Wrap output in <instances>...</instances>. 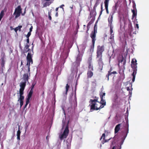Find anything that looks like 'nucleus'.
<instances>
[{
  "label": "nucleus",
  "instance_id": "1",
  "mask_svg": "<svg viewBox=\"0 0 149 149\" xmlns=\"http://www.w3.org/2000/svg\"><path fill=\"white\" fill-rule=\"evenodd\" d=\"M101 98V101L100 102L98 101V99H94V100L90 99L89 102L91 104L90 111H92L93 110H98L103 108L104 105L106 104V102L105 100H104V98L102 97Z\"/></svg>",
  "mask_w": 149,
  "mask_h": 149
},
{
  "label": "nucleus",
  "instance_id": "2",
  "mask_svg": "<svg viewBox=\"0 0 149 149\" xmlns=\"http://www.w3.org/2000/svg\"><path fill=\"white\" fill-rule=\"evenodd\" d=\"M104 50V45L101 46L98 45L97 46L96 51V59L99 65L98 69L101 71L104 65L102 61V53Z\"/></svg>",
  "mask_w": 149,
  "mask_h": 149
},
{
  "label": "nucleus",
  "instance_id": "3",
  "mask_svg": "<svg viewBox=\"0 0 149 149\" xmlns=\"http://www.w3.org/2000/svg\"><path fill=\"white\" fill-rule=\"evenodd\" d=\"M22 9L21 8V6L20 5L18 6L15 9L13 13V15H15V18L16 19L18 17H19L21 13L22 15H24L25 13V11L24 13H22Z\"/></svg>",
  "mask_w": 149,
  "mask_h": 149
},
{
  "label": "nucleus",
  "instance_id": "4",
  "mask_svg": "<svg viewBox=\"0 0 149 149\" xmlns=\"http://www.w3.org/2000/svg\"><path fill=\"white\" fill-rule=\"evenodd\" d=\"M97 33V28H96V25H95L94 31H92L90 34V37L92 39V45L93 47L94 46L95 41L96 40V36Z\"/></svg>",
  "mask_w": 149,
  "mask_h": 149
},
{
  "label": "nucleus",
  "instance_id": "5",
  "mask_svg": "<svg viewBox=\"0 0 149 149\" xmlns=\"http://www.w3.org/2000/svg\"><path fill=\"white\" fill-rule=\"evenodd\" d=\"M26 60H27V63L26 65H28V72L29 73L30 71V63L31 64L33 63V60L32 58V56L29 53L26 56Z\"/></svg>",
  "mask_w": 149,
  "mask_h": 149
},
{
  "label": "nucleus",
  "instance_id": "6",
  "mask_svg": "<svg viewBox=\"0 0 149 149\" xmlns=\"http://www.w3.org/2000/svg\"><path fill=\"white\" fill-rule=\"evenodd\" d=\"M69 130H68V126H66L64 131L62 134L60 136V139L61 140H62L63 138H65L68 136L69 133Z\"/></svg>",
  "mask_w": 149,
  "mask_h": 149
},
{
  "label": "nucleus",
  "instance_id": "7",
  "mask_svg": "<svg viewBox=\"0 0 149 149\" xmlns=\"http://www.w3.org/2000/svg\"><path fill=\"white\" fill-rule=\"evenodd\" d=\"M26 83V81L22 82L20 83L19 85L20 88L19 91V95H23Z\"/></svg>",
  "mask_w": 149,
  "mask_h": 149
},
{
  "label": "nucleus",
  "instance_id": "8",
  "mask_svg": "<svg viewBox=\"0 0 149 149\" xmlns=\"http://www.w3.org/2000/svg\"><path fill=\"white\" fill-rule=\"evenodd\" d=\"M125 130L126 132V134L124 136V139L127 136L128 133L129 132V124L128 121L127 119H126V124L125 126Z\"/></svg>",
  "mask_w": 149,
  "mask_h": 149
},
{
  "label": "nucleus",
  "instance_id": "9",
  "mask_svg": "<svg viewBox=\"0 0 149 149\" xmlns=\"http://www.w3.org/2000/svg\"><path fill=\"white\" fill-rule=\"evenodd\" d=\"M133 7L134 8V9L132 10V11L133 13L132 15V18L133 19L135 17V18L136 19V16L137 15V10L136 8L135 5H133Z\"/></svg>",
  "mask_w": 149,
  "mask_h": 149
},
{
  "label": "nucleus",
  "instance_id": "10",
  "mask_svg": "<svg viewBox=\"0 0 149 149\" xmlns=\"http://www.w3.org/2000/svg\"><path fill=\"white\" fill-rule=\"evenodd\" d=\"M24 98V97L23 95H19V97L18 99V101H20V108L22 107L23 104Z\"/></svg>",
  "mask_w": 149,
  "mask_h": 149
},
{
  "label": "nucleus",
  "instance_id": "11",
  "mask_svg": "<svg viewBox=\"0 0 149 149\" xmlns=\"http://www.w3.org/2000/svg\"><path fill=\"white\" fill-rule=\"evenodd\" d=\"M30 75V73H26L24 74L23 75V79L24 80V81H26V82L27 81H28L29 79V77Z\"/></svg>",
  "mask_w": 149,
  "mask_h": 149
},
{
  "label": "nucleus",
  "instance_id": "12",
  "mask_svg": "<svg viewBox=\"0 0 149 149\" xmlns=\"http://www.w3.org/2000/svg\"><path fill=\"white\" fill-rule=\"evenodd\" d=\"M113 13L111 15H110V16L108 19V21L109 22V26H112V22H113Z\"/></svg>",
  "mask_w": 149,
  "mask_h": 149
},
{
  "label": "nucleus",
  "instance_id": "13",
  "mask_svg": "<svg viewBox=\"0 0 149 149\" xmlns=\"http://www.w3.org/2000/svg\"><path fill=\"white\" fill-rule=\"evenodd\" d=\"M109 0H105L104 1V6L106 10L107 13L108 14L109 13L108 11V4Z\"/></svg>",
  "mask_w": 149,
  "mask_h": 149
},
{
  "label": "nucleus",
  "instance_id": "14",
  "mask_svg": "<svg viewBox=\"0 0 149 149\" xmlns=\"http://www.w3.org/2000/svg\"><path fill=\"white\" fill-rule=\"evenodd\" d=\"M29 45H28V44H26V45H25V47H24V50L23 51V53L25 54V53H26L27 52H30V49L29 48Z\"/></svg>",
  "mask_w": 149,
  "mask_h": 149
},
{
  "label": "nucleus",
  "instance_id": "15",
  "mask_svg": "<svg viewBox=\"0 0 149 149\" xmlns=\"http://www.w3.org/2000/svg\"><path fill=\"white\" fill-rule=\"evenodd\" d=\"M121 124L117 125L115 127L114 129V133L115 134L117 133L120 129Z\"/></svg>",
  "mask_w": 149,
  "mask_h": 149
},
{
  "label": "nucleus",
  "instance_id": "16",
  "mask_svg": "<svg viewBox=\"0 0 149 149\" xmlns=\"http://www.w3.org/2000/svg\"><path fill=\"white\" fill-rule=\"evenodd\" d=\"M33 93V91L31 90L29 91V93H28L27 95V96L26 97V99L30 100V99Z\"/></svg>",
  "mask_w": 149,
  "mask_h": 149
},
{
  "label": "nucleus",
  "instance_id": "17",
  "mask_svg": "<svg viewBox=\"0 0 149 149\" xmlns=\"http://www.w3.org/2000/svg\"><path fill=\"white\" fill-rule=\"evenodd\" d=\"M137 69H135V70H133V72L132 74V75L133 77L132 81V82H134V81H135V76H136V74L137 73Z\"/></svg>",
  "mask_w": 149,
  "mask_h": 149
},
{
  "label": "nucleus",
  "instance_id": "18",
  "mask_svg": "<svg viewBox=\"0 0 149 149\" xmlns=\"http://www.w3.org/2000/svg\"><path fill=\"white\" fill-rule=\"evenodd\" d=\"M92 71L91 70H88L87 72V78H91L93 75V73L92 72Z\"/></svg>",
  "mask_w": 149,
  "mask_h": 149
},
{
  "label": "nucleus",
  "instance_id": "19",
  "mask_svg": "<svg viewBox=\"0 0 149 149\" xmlns=\"http://www.w3.org/2000/svg\"><path fill=\"white\" fill-rule=\"evenodd\" d=\"M21 133V132L19 130V129L17 132V139L19 141L20 140V135Z\"/></svg>",
  "mask_w": 149,
  "mask_h": 149
},
{
  "label": "nucleus",
  "instance_id": "20",
  "mask_svg": "<svg viewBox=\"0 0 149 149\" xmlns=\"http://www.w3.org/2000/svg\"><path fill=\"white\" fill-rule=\"evenodd\" d=\"M105 135L104 133L102 135V136H101V137L100 139V140H101L102 137H103V139H104V142L103 143V144L104 143V142H108L109 140L111 139H109L108 140H105Z\"/></svg>",
  "mask_w": 149,
  "mask_h": 149
},
{
  "label": "nucleus",
  "instance_id": "21",
  "mask_svg": "<svg viewBox=\"0 0 149 149\" xmlns=\"http://www.w3.org/2000/svg\"><path fill=\"white\" fill-rule=\"evenodd\" d=\"M22 27V26H19L14 29V30L15 32L17 33V31L19 30V31H21V28Z\"/></svg>",
  "mask_w": 149,
  "mask_h": 149
},
{
  "label": "nucleus",
  "instance_id": "22",
  "mask_svg": "<svg viewBox=\"0 0 149 149\" xmlns=\"http://www.w3.org/2000/svg\"><path fill=\"white\" fill-rule=\"evenodd\" d=\"M5 64V61L4 59H2L1 62V65L2 67L1 70L2 72H3V68L4 67V65Z\"/></svg>",
  "mask_w": 149,
  "mask_h": 149
},
{
  "label": "nucleus",
  "instance_id": "23",
  "mask_svg": "<svg viewBox=\"0 0 149 149\" xmlns=\"http://www.w3.org/2000/svg\"><path fill=\"white\" fill-rule=\"evenodd\" d=\"M88 70H91V71H93V65L92 63H88Z\"/></svg>",
  "mask_w": 149,
  "mask_h": 149
},
{
  "label": "nucleus",
  "instance_id": "24",
  "mask_svg": "<svg viewBox=\"0 0 149 149\" xmlns=\"http://www.w3.org/2000/svg\"><path fill=\"white\" fill-rule=\"evenodd\" d=\"M33 46H32L31 48V50L30 49V52H28V53L27 54L29 53L30 54H31L32 56V58L33 57V54H34V52H33Z\"/></svg>",
  "mask_w": 149,
  "mask_h": 149
},
{
  "label": "nucleus",
  "instance_id": "25",
  "mask_svg": "<svg viewBox=\"0 0 149 149\" xmlns=\"http://www.w3.org/2000/svg\"><path fill=\"white\" fill-rule=\"evenodd\" d=\"M137 63H135V64H131V66L132 68H133V70H135V69H137Z\"/></svg>",
  "mask_w": 149,
  "mask_h": 149
},
{
  "label": "nucleus",
  "instance_id": "26",
  "mask_svg": "<svg viewBox=\"0 0 149 149\" xmlns=\"http://www.w3.org/2000/svg\"><path fill=\"white\" fill-rule=\"evenodd\" d=\"M94 20V19L93 20V21ZM93 21H92V20L90 21L89 23L88 24L87 26V27L88 29V30H89V26L91 24L93 23Z\"/></svg>",
  "mask_w": 149,
  "mask_h": 149
},
{
  "label": "nucleus",
  "instance_id": "27",
  "mask_svg": "<svg viewBox=\"0 0 149 149\" xmlns=\"http://www.w3.org/2000/svg\"><path fill=\"white\" fill-rule=\"evenodd\" d=\"M112 74V73H111V72H110V71H108V73L106 76V77H107V78L108 80H109V76L110 75H111V74Z\"/></svg>",
  "mask_w": 149,
  "mask_h": 149
},
{
  "label": "nucleus",
  "instance_id": "28",
  "mask_svg": "<svg viewBox=\"0 0 149 149\" xmlns=\"http://www.w3.org/2000/svg\"><path fill=\"white\" fill-rule=\"evenodd\" d=\"M110 27V34H113V26H109Z\"/></svg>",
  "mask_w": 149,
  "mask_h": 149
},
{
  "label": "nucleus",
  "instance_id": "29",
  "mask_svg": "<svg viewBox=\"0 0 149 149\" xmlns=\"http://www.w3.org/2000/svg\"><path fill=\"white\" fill-rule=\"evenodd\" d=\"M36 84V83L33 82L31 86V90H33L34 88V87L35 86Z\"/></svg>",
  "mask_w": 149,
  "mask_h": 149
},
{
  "label": "nucleus",
  "instance_id": "30",
  "mask_svg": "<svg viewBox=\"0 0 149 149\" xmlns=\"http://www.w3.org/2000/svg\"><path fill=\"white\" fill-rule=\"evenodd\" d=\"M4 15V11L3 10H2L0 14V19H1Z\"/></svg>",
  "mask_w": 149,
  "mask_h": 149
},
{
  "label": "nucleus",
  "instance_id": "31",
  "mask_svg": "<svg viewBox=\"0 0 149 149\" xmlns=\"http://www.w3.org/2000/svg\"><path fill=\"white\" fill-rule=\"evenodd\" d=\"M70 86L69 85H68V84H67L66 86V94H67V93L68 91L69 88Z\"/></svg>",
  "mask_w": 149,
  "mask_h": 149
},
{
  "label": "nucleus",
  "instance_id": "32",
  "mask_svg": "<svg viewBox=\"0 0 149 149\" xmlns=\"http://www.w3.org/2000/svg\"><path fill=\"white\" fill-rule=\"evenodd\" d=\"M29 102H30V100H29L26 99V104L24 106V109H25V108H26V107L27 105L29 103Z\"/></svg>",
  "mask_w": 149,
  "mask_h": 149
},
{
  "label": "nucleus",
  "instance_id": "33",
  "mask_svg": "<svg viewBox=\"0 0 149 149\" xmlns=\"http://www.w3.org/2000/svg\"><path fill=\"white\" fill-rule=\"evenodd\" d=\"M92 57L91 56L89 57L88 58V63H92Z\"/></svg>",
  "mask_w": 149,
  "mask_h": 149
},
{
  "label": "nucleus",
  "instance_id": "34",
  "mask_svg": "<svg viewBox=\"0 0 149 149\" xmlns=\"http://www.w3.org/2000/svg\"><path fill=\"white\" fill-rule=\"evenodd\" d=\"M137 19H136V18H135V21L136 22V26H135V28H137V29H139V24H138L137 23L138 22L137 21Z\"/></svg>",
  "mask_w": 149,
  "mask_h": 149
},
{
  "label": "nucleus",
  "instance_id": "35",
  "mask_svg": "<svg viewBox=\"0 0 149 149\" xmlns=\"http://www.w3.org/2000/svg\"><path fill=\"white\" fill-rule=\"evenodd\" d=\"M137 61L135 59H133L131 62L132 64H135V63H137Z\"/></svg>",
  "mask_w": 149,
  "mask_h": 149
},
{
  "label": "nucleus",
  "instance_id": "36",
  "mask_svg": "<svg viewBox=\"0 0 149 149\" xmlns=\"http://www.w3.org/2000/svg\"><path fill=\"white\" fill-rule=\"evenodd\" d=\"M51 12L49 11L48 13V18L50 20H51L52 18L51 16Z\"/></svg>",
  "mask_w": 149,
  "mask_h": 149
},
{
  "label": "nucleus",
  "instance_id": "37",
  "mask_svg": "<svg viewBox=\"0 0 149 149\" xmlns=\"http://www.w3.org/2000/svg\"><path fill=\"white\" fill-rule=\"evenodd\" d=\"M114 34H110V36L109 39L111 40H114Z\"/></svg>",
  "mask_w": 149,
  "mask_h": 149
},
{
  "label": "nucleus",
  "instance_id": "38",
  "mask_svg": "<svg viewBox=\"0 0 149 149\" xmlns=\"http://www.w3.org/2000/svg\"><path fill=\"white\" fill-rule=\"evenodd\" d=\"M101 11L100 12V16L102 14V11H103L102 4L101 5Z\"/></svg>",
  "mask_w": 149,
  "mask_h": 149
},
{
  "label": "nucleus",
  "instance_id": "39",
  "mask_svg": "<svg viewBox=\"0 0 149 149\" xmlns=\"http://www.w3.org/2000/svg\"><path fill=\"white\" fill-rule=\"evenodd\" d=\"M105 93L104 92V93H102V94H101V95H100V98H101L102 97V98H103V97L105 96Z\"/></svg>",
  "mask_w": 149,
  "mask_h": 149
},
{
  "label": "nucleus",
  "instance_id": "40",
  "mask_svg": "<svg viewBox=\"0 0 149 149\" xmlns=\"http://www.w3.org/2000/svg\"><path fill=\"white\" fill-rule=\"evenodd\" d=\"M127 91H129V93L131 95L132 94V91H131V90L130 91V87H127Z\"/></svg>",
  "mask_w": 149,
  "mask_h": 149
},
{
  "label": "nucleus",
  "instance_id": "41",
  "mask_svg": "<svg viewBox=\"0 0 149 149\" xmlns=\"http://www.w3.org/2000/svg\"><path fill=\"white\" fill-rule=\"evenodd\" d=\"M98 5V4L97 3V2H96V3L95 4L94 7H93V10H95L96 8L97 7Z\"/></svg>",
  "mask_w": 149,
  "mask_h": 149
},
{
  "label": "nucleus",
  "instance_id": "42",
  "mask_svg": "<svg viewBox=\"0 0 149 149\" xmlns=\"http://www.w3.org/2000/svg\"><path fill=\"white\" fill-rule=\"evenodd\" d=\"M31 35V32H29L27 34L26 36V38H29V37Z\"/></svg>",
  "mask_w": 149,
  "mask_h": 149
},
{
  "label": "nucleus",
  "instance_id": "43",
  "mask_svg": "<svg viewBox=\"0 0 149 149\" xmlns=\"http://www.w3.org/2000/svg\"><path fill=\"white\" fill-rule=\"evenodd\" d=\"M65 28V26H60V29L62 31Z\"/></svg>",
  "mask_w": 149,
  "mask_h": 149
},
{
  "label": "nucleus",
  "instance_id": "44",
  "mask_svg": "<svg viewBox=\"0 0 149 149\" xmlns=\"http://www.w3.org/2000/svg\"><path fill=\"white\" fill-rule=\"evenodd\" d=\"M68 112H69V111L70 112L72 110V107H69L68 109Z\"/></svg>",
  "mask_w": 149,
  "mask_h": 149
},
{
  "label": "nucleus",
  "instance_id": "45",
  "mask_svg": "<svg viewBox=\"0 0 149 149\" xmlns=\"http://www.w3.org/2000/svg\"><path fill=\"white\" fill-rule=\"evenodd\" d=\"M32 29H33V26H31L29 29V30H30L29 32H31L32 31Z\"/></svg>",
  "mask_w": 149,
  "mask_h": 149
},
{
  "label": "nucleus",
  "instance_id": "46",
  "mask_svg": "<svg viewBox=\"0 0 149 149\" xmlns=\"http://www.w3.org/2000/svg\"><path fill=\"white\" fill-rule=\"evenodd\" d=\"M70 149V146L69 145L67 144V149Z\"/></svg>",
  "mask_w": 149,
  "mask_h": 149
},
{
  "label": "nucleus",
  "instance_id": "47",
  "mask_svg": "<svg viewBox=\"0 0 149 149\" xmlns=\"http://www.w3.org/2000/svg\"><path fill=\"white\" fill-rule=\"evenodd\" d=\"M27 39H26V42L27 44H29V38H27Z\"/></svg>",
  "mask_w": 149,
  "mask_h": 149
},
{
  "label": "nucleus",
  "instance_id": "48",
  "mask_svg": "<svg viewBox=\"0 0 149 149\" xmlns=\"http://www.w3.org/2000/svg\"><path fill=\"white\" fill-rule=\"evenodd\" d=\"M64 6V5L63 4H62L61 6H60V7L61 8H62L63 9V8L62 7Z\"/></svg>",
  "mask_w": 149,
  "mask_h": 149
},
{
  "label": "nucleus",
  "instance_id": "49",
  "mask_svg": "<svg viewBox=\"0 0 149 149\" xmlns=\"http://www.w3.org/2000/svg\"><path fill=\"white\" fill-rule=\"evenodd\" d=\"M111 73H112V74H116L117 72H116V71H113V72H111Z\"/></svg>",
  "mask_w": 149,
  "mask_h": 149
},
{
  "label": "nucleus",
  "instance_id": "50",
  "mask_svg": "<svg viewBox=\"0 0 149 149\" xmlns=\"http://www.w3.org/2000/svg\"><path fill=\"white\" fill-rule=\"evenodd\" d=\"M124 58L123 57H122V59L120 60V62L121 63L124 60Z\"/></svg>",
  "mask_w": 149,
  "mask_h": 149
},
{
  "label": "nucleus",
  "instance_id": "51",
  "mask_svg": "<svg viewBox=\"0 0 149 149\" xmlns=\"http://www.w3.org/2000/svg\"><path fill=\"white\" fill-rule=\"evenodd\" d=\"M58 16V13L57 12H56V14H55V16L56 17H57Z\"/></svg>",
  "mask_w": 149,
  "mask_h": 149
},
{
  "label": "nucleus",
  "instance_id": "52",
  "mask_svg": "<svg viewBox=\"0 0 149 149\" xmlns=\"http://www.w3.org/2000/svg\"><path fill=\"white\" fill-rule=\"evenodd\" d=\"M77 84H76V86L75 87V93H76V90L77 89Z\"/></svg>",
  "mask_w": 149,
  "mask_h": 149
},
{
  "label": "nucleus",
  "instance_id": "53",
  "mask_svg": "<svg viewBox=\"0 0 149 149\" xmlns=\"http://www.w3.org/2000/svg\"><path fill=\"white\" fill-rule=\"evenodd\" d=\"M91 97L93 98H95V99H97V97L96 96H94V97Z\"/></svg>",
  "mask_w": 149,
  "mask_h": 149
},
{
  "label": "nucleus",
  "instance_id": "54",
  "mask_svg": "<svg viewBox=\"0 0 149 149\" xmlns=\"http://www.w3.org/2000/svg\"><path fill=\"white\" fill-rule=\"evenodd\" d=\"M19 47L20 48H21L22 49V48L21 46V44H19Z\"/></svg>",
  "mask_w": 149,
  "mask_h": 149
},
{
  "label": "nucleus",
  "instance_id": "55",
  "mask_svg": "<svg viewBox=\"0 0 149 149\" xmlns=\"http://www.w3.org/2000/svg\"><path fill=\"white\" fill-rule=\"evenodd\" d=\"M58 8H59L58 7H57V8H56V10L57 11L58 10Z\"/></svg>",
  "mask_w": 149,
  "mask_h": 149
},
{
  "label": "nucleus",
  "instance_id": "56",
  "mask_svg": "<svg viewBox=\"0 0 149 149\" xmlns=\"http://www.w3.org/2000/svg\"><path fill=\"white\" fill-rule=\"evenodd\" d=\"M77 26H78V27H79V25L78 24V21H77Z\"/></svg>",
  "mask_w": 149,
  "mask_h": 149
},
{
  "label": "nucleus",
  "instance_id": "57",
  "mask_svg": "<svg viewBox=\"0 0 149 149\" xmlns=\"http://www.w3.org/2000/svg\"><path fill=\"white\" fill-rule=\"evenodd\" d=\"M112 68L111 67L110 68L109 71H110V72H111L112 71Z\"/></svg>",
  "mask_w": 149,
  "mask_h": 149
},
{
  "label": "nucleus",
  "instance_id": "58",
  "mask_svg": "<svg viewBox=\"0 0 149 149\" xmlns=\"http://www.w3.org/2000/svg\"><path fill=\"white\" fill-rule=\"evenodd\" d=\"M115 149V146H113L112 148V149Z\"/></svg>",
  "mask_w": 149,
  "mask_h": 149
},
{
  "label": "nucleus",
  "instance_id": "59",
  "mask_svg": "<svg viewBox=\"0 0 149 149\" xmlns=\"http://www.w3.org/2000/svg\"><path fill=\"white\" fill-rule=\"evenodd\" d=\"M88 29L87 28V30L86 31V33H88Z\"/></svg>",
  "mask_w": 149,
  "mask_h": 149
},
{
  "label": "nucleus",
  "instance_id": "60",
  "mask_svg": "<svg viewBox=\"0 0 149 149\" xmlns=\"http://www.w3.org/2000/svg\"><path fill=\"white\" fill-rule=\"evenodd\" d=\"M22 61L21 63V65H22Z\"/></svg>",
  "mask_w": 149,
  "mask_h": 149
},
{
  "label": "nucleus",
  "instance_id": "61",
  "mask_svg": "<svg viewBox=\"0 0 149 149\" xmlns=\"http://www.w3.org/2000/svg\"><path fill=\"white\" fill-rule=\"evenodd\" d=\"M126 62V61L125 60L124 61V63H125Z\"/></svg>",
  "mask_w": 149,
  "mask_h": 149
},
{
  "label": "nucleus",
  "instance_id": "62",
  "mask_svg": "<svg viewBox=\"0 0 149 149\" xmlns=\"http://www.w3.org/2000/svg\"><path fill=\"white\" fill-rule=\"evenodd\" d=\"M70 7V8H71L72 9L73 8V7Z\"/></svg>",
  "mask_w": 149,
  "mask_h": 149
},
{
  "label": "nucleus",
  "instance_id": "63",
  "mask_svg": "<svg viewBox=\"0 0 149 149\" xmlns=\"http://www.w3.org/2000/svg\"><path fill=\"white\" fill-rule=\"evenodd\" d=\"M46 139H47V136L46 137Z\"/></svg>",
  "mask_w": 149,
  "mask_h": 149
},
{
  "label": "nucleus",
  "instance_id": "64",
  "mask_svg": "<svg viewBox=\"0 0 149 149\" xmlns=\"http://www.w3.org/2000/svg\"><path fill=\"white\" fill-rule=\"evenodd\" d=\"M84 26H85V25H84Z\"/></svg>",
  "mask_w": 149,
  "mask_h": 149
}]
</instances>
